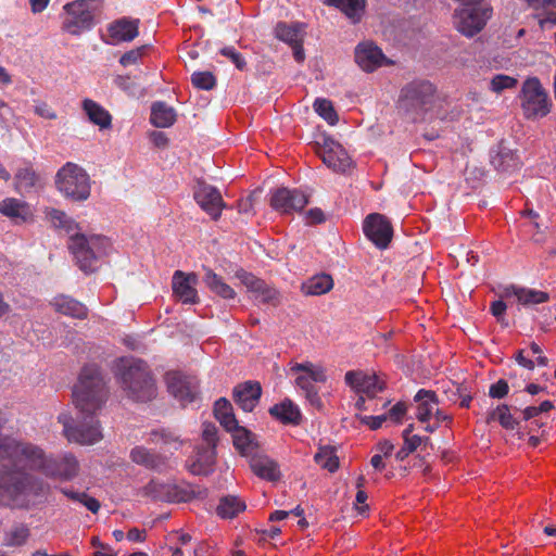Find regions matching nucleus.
<instances>
[{
    "mask_svg": "<svg viewBox=\"0 0 556 556\" xmlns=\"http://www.w3.org/2000/svg\"><path fill=\"white\" fill-rule=\"evenodd\" d=\"M434 92L435 88L430 81L414 80L403 87L399 108L409 119L416 122L431 108Z\"/></svg>",
    "mask_w": 556,
    "mask_h": 556,
    "instance_id": "6",
    "label": "nucleus"
},
{
    "mask_svg": "<svg viewBox=\"0 0 556 556\" xmlns=\"http://www.w3.org/2000/svg\"><path fill=\"white\" fill-rule=\"evenodd\" d=\"M130 459L147 469L163 472L168 468V458L146 446H135L130 451Z\"/></svg>",
    "mask_w": 556,
    "mask_h": 556,
    "instance_id": "21",
    "label": "nucleus"
},
{
    "mask_svg": "<svg viewBox=\"0 0 556 556\" xmlns=\"http://www.w3.org/2000/svg\"><path fill=\"white\" fill-rule=\"evenodd\" d=\"M403 445L410 453H414L418 447H421V437L418 434L403 438Z\"/></svg>",
    "mask_w": 556,
    "mask_h": 556,
    "instance_id": "62",
    "label": "nucleus"
},
{
    "mask_svg": "<svg viewBox=\"0 0 556 556\" xmlns=\"http://www.w3.org/2000/svg\"><path fill=\"white\" fill-rule=\"evenodd\" d=\"M193 198L214 220L220 217L222 210L226 206L218 189L203 181L198 182Z\"/></svg>",
    "mask_w": 556,
    "mask_h": 556,
    "instance_id": "14",
    "label": "nucleus"
},
{
    "mask_svg": "<svg viewBox=\"0 0 556 556\" xmlns=\"http://www.w3.org/2000/svg\"><path fill=\"white\" fill-rule=\"evenodd\" d=\"M48 458L38 445L9 435L0 437V462L25 463L30 469L43 472Z\"/></svg>",
    "mask_w": 556,
    "mask_h": 556,
    "instance_id": "5",
    "label": "nucleus"
},
{
    "mask_svg": "<svg viewBox=\"0 0 556 556\" xmlns=\"http://www.w3.org/2000/svg\"><path fill=\"white\" fill-rule=\"evenodd\" d=\"M191 83L194 87L203 90H211L216 85V78L211 72H194L191 75Z\"/></svg>",
    "mask_w": 556,
    "mask_h": 556,
    "instance_id": "51",
    "label": "nucleus"
},
{
    "mask_svg": "<svg viewBox=\"0 0 556 556\" xmlns=\"http://www.w3.org/2000/svg\"><path fill=\"white\" fill-rule=\"evenodd\" d=\"M245 503L233 495H228L220 498L219 504L217 506V515L222 518H235L239 513L245 509Z\"/></svg>",
    "mask_w": 556,
    "mask_h": 556,
    "instance_id": "41",
    "label": "nucleus"
},
{
    "mask_svg": "<svg viewBox=\"0 0 556 556\" xmlns=\"http://www.w3.org/2000/svg\"><path fill=\"white\" fill-rule=\"evenodd\" d=\"M114 368L122 388L129 397L138 402H148L155 397V381L144 361L134 357H121L115 362Z\"/></svg>",
    "mask_w": 556,
    "mask_h": 556,
    "instance_id": "4",
    "label": "nucleus"
},
{
    "mask_svg": "<svg viewBox=\"0 0 556 556\" xmlns=\"http://www.w3.org/2000/svg\"><path fill=\"white\" fill-rule=\"evenodd\" d=\"M315 462L330 472H334L339 468V457L332 446L320 447L315 455Z\"/></svg>",
    "mask_w": 556,
    "mask_h": 556,
    "instance_id": "43",
    "label": "nucleus"
},
{
    "mask_svg": "<svg viewBox=\"0 0 556 556\" xmlns=\"http://www.w3.org/2000/svg\"><path fill=\"white\" fill-rule=\"evenodd\" d=\"M43 491L42 479L16 467L0 468V506L28 508L30 497Z\"/></svg>",
    "mask_w": 556,
    "mask_h": 556,
    "instance_id": "3",
    "label": "nucleus"
},
{
    "mask_svg": "<svg viewBox=\"0 0 556 556\" xmlns=\"http://www.w3.org/2000/svg\"><path fill=\"white\" fill-rule=\"evenodd\" d=\"M108 394L106 382L100 368L96 365H86L73 389V401L78 409L79 420L75 424L72 416L66 413L58 416L68 442L92 445L102 440L103 434L96 414L102 408Z\"/></svg>",
    "mask_w": 556,
    "mask_h": 556,
    "instance_id": "1",
    "label": "nucleus"
},
{
    "mask_svg": "<svg viewBox=\"0 0 556 556\" xmlns=\"http://www.w3.org/2000/svg\"><path fill=\"white\" fill-rule=\"evenodd\" d=\"M220 54L226 56L231 63H233L238 70H245L247 62L244 58L233 47H224L220 50Z\"/></svg>",
    "mask_w": 556,
    "mask_h": 556,
    "instance_id": "56",
    "label": "nucleus"
},
{
    "mask_svg": "<svg viewBox=\"0 0 556 556\" xmlns=\"http://www.w3.org/2000/svg\"><path fill=\"white\" fill-rule=\"evenodd\" d=\"M513 410L517 412V407L507 404H500L494 409L489 412L486 422L498 421V424L506 430H516L519 427V420L513 415Z\"/></svg>",
    "mask_w": 556,
    "mask_h": 556,
    "instance_id": "29",
    "label": "nucleus"
},
{
    "mask_svg": "<svg viewBox=\"0 0 556 556\" xmlns=\"http://www.w3.org/2000/svg\"><path fill=\"white\" fill-rule=\"evenodd\" d=\"M202 438L203 441L206 443V447L216 448V444L218 441L216 426L211 422L203 424Z\"/></svg>",
    "mask_w": 556,
    "mask_h": 556,
    "instance_id": "57",
    "label": "nucleus"
},
{
    "mask_svg": "<svg viewBox=\"0 0 556 556\" xmlns=\"http://www.w3.org/2000/svg\"><path fill=\"white\" fill-rule=\"evenodd\" d=\"M50 304L55 312L73 318L85 319L88 315L86 305L68 295H56Z\"/></svg>",
    "mask_w": 556,
    "mask_h": 556,
    "instance_id": "26",
    "label": "nucleus"
},
{
    "mask_svg": "<svg viewBox=\"0 0 556 556\" xmlns=\"http://www.w3.org/2000/svg\"><path fill=\"white\" fill-rule=\"evenodd\" d=\"M355 61L364 71L374 72L387 63V58L374 43L363 42L355 49Z\"/></svg>",
    "mask_w": 556,
    "mask_h": 556,
    "instance_id": "20",
    "label": "nucleus"
},
{
    "mask_svg": "<svg viewBox=\"0 0 556 556\" xmlns=\"http://www.w3.org/2000/svg\"><path fill=\"white\" fill-rule=\"evenodd\" d=\"M324 164L338 173H344L351 166V159L343 147L332 140L326 141L317 151Z\"/></svg>",
    "mask_w": 556,
    "mask_h": 556,
    "instance_id": "17",
    "label": "nucleus"
},
{
    "mask_svg": "<svg viewBox=\"0 0 556 556\" xmlns=\"http://www.w3.org/2000/svg\"><path fill=\"white\" fill-rule=\"evenodd\" d=\"M167 491H168V483L152 479L149 483H147L142 488L141 494L146 497L153 500V501L166 502L167 501Z\"/></svg>",
    "mask_w": 556,
    "mask_h": 556,
    "instance_id": "47",
    "label": "nucleus"
},
{
    "mask_svg": "<svg viewBox=\"0 0 556 556\" xmlns=\"http://www.w3.org/2000/svg\"><path fill=\"white\" fill-rule=\"evenodd\" d=\"M506 309L507 305L503 300L493 301L490 306V312L497 321H502L504 319Z\"/></svg>",
    "mask_w": 556,
    "mask_h": 556,
    "instance_id": "59",
    "label": "nucleus"
},
{
    "mask_svg": "<svg viewBox=\"0 0 556 556\" xmlns=\"http://www.w3.org/2000/svg\"><path fill=\"white\" fill-rule=\"evenodd\" d=\"M168 392L182 405L192 403L199 393L195 378L185 376L177 371H169L165 376Z\"/></svg>",
    "mask_w": 556,
    "mask_h": 556,
    "instance_id": "13",
    "label": "nucleus"
},
{
    "mask_svg": "<svg viewBox=\"0 0 556 556\" xmlns=\"http://www.w3.org/2000/svg\"><path fill=\"white\" fill-rule=\"evenodd\" d=\"M83 110L87 114L89 121L99 126L100 129H108L112 126V115L102 105L93 100L85 99L83 101Z\"/></svg>",
    "mask_w": 556,
    "mask_h": 556,
    "instance_id": "30",
    "label": "nucleus"
},
{
    "mask_svg": "<svg viewBox=\"0 0 556 556\" xmlns=\"http://www.w3.org/2000/svg\"><path fill=\"white\" fill-rule=\"evenodd\" d=\"M60 491L67 498L80 503L93 514H97L101 507L100 502L97 498L89 496L86 492H76L66 488H62Z\"/></svg>",
    "mask_w": 556,
    "mask_h": 556,
    "instance_id": "44",
    "label": "nucleus"
},
{
    "mask_svg": "<svg viewBox=\"0 0 556 556\" xmlns=\"http://www.w3.org/2000/svg\"><path fill=\"white\" fill-rule=\"evenodd\" d=\"M491 8L483 4H468L455 11L454 24L458 31L467 37H472L485 26L491 17Z\"/></svg>",
    "mask_w": 556,
    "mask_h": 556,
    "instance_id": "9",
    "label": "nucleus"
},
{
    "mask_svg": "<svg viewBox=\"0 0 556 556\" xmlns=\"http://www.w3.org/2000/svg\"><path fill=\"white\" fill-rule=\"evenodd\" d=\"M406 413V405L402 402L396 403L388 413V418L400 422Z\"/></svg>",
    "mask_w": 556,
    "mask_h": 556,
    "instance_id": "61",
    "label": "nucleus"
},
{
    "mask_svg": "<svg viewBox=\"0 0 556 556\" xmlns=\"http://www.w3.org/2000/svg\"><path fill=\"white\" fill-rule=\"evenodd\" d=\"M502 298L515 296L517 302L523 306L536 305L545 303L549 300V294L545 291L509 285L504 288Z\"/></svg>",
    "mask_w": 556,
    "mask_h": 556,
    "instance_id": "22",
    "label": "nucleus"
},
{
    "mask_svg": "<svg viewBox=\"0 0 556 556\" xmlns=\"http://www.w3.org/2000/svg\"><path fill=\"white\" fill-rule=\"evenodd\" d=\"M149 441L153 444L162 445L170 452L178 451L182 445L180 435L176 431L166 428L152 430Z\"/></svg>",
    "mask_w": 556,
    "mask_h": 556,
    "instance_id": "34",
    "label": "nucleus"
},
{
    "mask_svg": "<svg viewBox=\"0 0 556 556\" xmlns=\"http://www.w3.org/2000/svg\"><path fill=\"white\" fill-rule=\"evenodd\" d=\"M535 10H543L546 20L556 24V0H526Z\"/></svg>",
    "mask_w": 556,
    "mask_h": 556,
    "instance_id": "52",
    "label": "nucleus"
},
{
    "mask_svg": "<svg viewBox=\"0 0 556 556\" xmlns=\"http://www.w3.org/2000/svg\"><path fill=\"white\" fill-rule=\"evenodd\" d=\"M47 216L55 228L64 229L68 235L67 247L75 265L85 275L96 274L113 252L111 240L101 235L81 232L79 225L62 211L50 210Z\"/></svg>",
    "mask_w": 556,
    "mask_h": 556,
    "instance_id": "2",
    "label": "nucleus"
},
{
    "mask_svg": "<svg viewBox=\"0 0 556 556\" xmlns=\"http://www.w3.org/2000/svg\"><path fill=\"white\" fill-rule=\"evenodd\" d=\"M147 51L148 46H142L130 51H127L121 56L119 63L123 66L135 65L141 61L142 56L146 54Z\"/></svg>",
    "mask_w": 556,
    "mask_h": 556,
    "instance_id": "55",
    "label": "nucleus"
},
{
    "mask_svg": "<svg viewBox=\"0 0 556 556\" xmlns=\"http://www.w3.org/2000/svg\"><path fill=\"white\" fill-rule=\"evenodd\" d=\"M276 37L287 42L288 45H294L302 42L304 36L303 26L298 23L288 24L280 22L275 28Z\"/></svg>",
    "mask_w": 556,
    "mask_h": 556,
    "instance_id": "37",
    "label": "nucleus"
},
{
    "mask_svg": "<svg viewBox=\"0 0 556 556\" xmlns=\"http://www.w3.org/2000/svg\"><path fill=\"white\" fill-rule=\"evenodd\" d=\"M93 0H76L67 3L64 9L66 17L63 21V29L72 35H79L90 29L93 25L96 7Z\"/></svg>",
    "mask_w": 556,
    "mask_h": 556,
    "instance_id": "10",
    "label": "nucleus"
},
{
    "mask_svg": "<svg viewBox=\"0 0 556 556\" xmlns=\"http://www.w3.org/2000/svg\"><path fill=\"white\" fill-rule=\"evenodd\" d=\"M308 204V195L299 189L280 187L271 192L270 206L280 214H293Z\"/></svg>",
    "mask_w": 556,
    "mask_h": 556,
    "instance_id": "11",
    "label": "nucleus"
},
{
    "mask_svg": "<svg viewBox=\"0 0 556 556\" xmlns=\"http://www.w3.org/2000/svg\"><path fill=\"white\" fill-rule=\"evenodd\" d=\"M29 529L25 525H16L4 534V545L10 547L22 546L27 542Z\"/></svg>",
    "mask_w": 556,
    "mask_h": 556,
    "instance_id": "45",
    "label": "nucleus"
},
{
    "mask_svg": "<svg viewBox=\"0 0 556 556\" xmlns=\"http://www.w3.org/2000/svg\"><path fill=\"white\" fill-rule=\"evenodd\" d=\"M464 389H465L464 384L457 383V384H453L452 388L445 390L444 393L448 401L456 402L457 400H459V396H460L462 392L464 391Z\"/></svg>",
    "mask_w": 556,
    "mask_h": 556,
    "instance_id": "64",
    "label": "nucleus"
},
{
    "mask_svg": "<svg viewBox=\"0 0 556 556\" xmlns=\"http://www.w3.org/2000/svg\"><path fill=\"white\" fill-rule=\"evenodd\" d=\"M333 280H302L300 289L304 295H321L331 291Z\"/></svg>",
    "mask_w": 556,
    "mask_h": 556,
    "instance_id": "46",
    "label": "nucleus"
},
{
    "mask_svg": "<svg viewBox=\"0 0 556 556\" xmlns=\"http://www.w3.org/2000/svg\"><path fill=\"white\" fill-rule=\"evenodd\" d=\"M216 451L213 447H198L195 460L190 465V471L198 476H207L215 464Z\"/></svg>",
    "mask_w": 556,
    "mask_h": 556,
    "instance_id": "31",
    "label": "nucleus"
},
{
    "mask_svg": "<svg viewBox=\"0 0 556 556\" xmlns=\"http://www.w3.org/2000/svg\"><path fill=\"white\" fill-rule=\"evenodd\" d=\"M197 280H173V293L182 303L194 304L198 293L194 287Z\"/></svg>",
    "mask_w": 556,
    "mask_h": 556,
    "instance_id": "40",
    "label": "nucleus"
},
{
    "mask_svg": "<svg viewBox=\"0 0 556 556\" xmlns=\"http://www.w3.org/2000/svg\"><path fill=\"white\" fill-rule=\"evenodd\" d=\"M313 108L315 112L330 125H336L338 123L339 117L330 100L317 98Z\"/></svg>",
    "mask_w": 556,
    "mask_h": 556,
    "instance_id": "49",
    "label": "nucleus"
},
{
    "mask_svg": "<svg viewBox=\"0 0 556 556\" xmlns=\"http://www.w3.org/2000/svg\"><path fill=\"white\" fill-rule=\"evenodd\" d=\"M269 414L278 421L285 425H300L302 414L296 404L290 399H285L282 402L275 404L269 408Z\"/></svg>",
    "mask_w": 556,
    "mask_h": 556,
    "instance_id": "25",
    "label": "nucleus"
},
{
    "mask_svg": "<svg viewBox=\"0 0 556 556\" xmlns=\"http://www.w3.org/2000/svg\"><path fill=\"white\" fill-rule=\"evenodd\" d=\"M214 416L226 431L237 428L238 420L233 414L231 403L225 399H218L214 404Z\"/></svg>",
    "mask_w": 556,
    "mask_h": 556,
    "instance_id": "35",
    "label": "nucleus"
},
{
    "mask_svg": "<svg viewBox=\"0 0 556 556\" xmlns=\"http://www.w3.org/2000/svg\"><path fill=\"white\" fill-rule=\"evenodd\" d=\"M150 121L155 127L166 128L175 123L176 112L164 102H155L151 106Z\"/></svg>",
    "mask_w": 556,
    "mask_h": 556,
    "instance_id": "36",
    "label": "nucleus"
},
{
    "mask_svg": "<svg viewBox=\"0 0 556 556\" xmlns=\"http://www.w3.org/2000/svg\"><path fill=\"white\" fill-rule=\"evenodd\" d=\"M197 496L192 484L187 482L168 483L167 501L168 503L189 502Z\"/></svg>",
    "mask_w": 556,
    "mask_h": 556,
    "instance_id": "39",
    "label": "nucleus"
},
{
    "mask_svg": "<svg viewBox=\"0 0 556 556\" xmlns=\"http://www.w3.org/2000/svg\"><path fill=\"white\" fill-rule=\"evenodd\" d=\"M35 113L47 119L56 118V114L49 108L47 103H38L35 105Z\"/></svg>",
    "mask_w": 556,
    "mask_h": 556,
    "instance_id": "63",
    "label": "nucleus"
},
{
    "mask_svg": "<svg viewBox=\"0 0 556 556\" xmlns=\"http://www.w3.org/2000/svg\"><path fill=\"white\" fill-rule=\"evenodd\" d=\"M345 382L356 393L375 397L384 390V382L377 375H367L363 371L351 370L345 374Z\"/></svg>",
    "mask_w": 556,
    "mask_h": 556,
    "instance_id": "16",
    "label": "nucleus"
},
{
    "mask_svg": "<svg viewBox=\"0 0 556 556\" xmlns=\"http://www.w3.org/2000/svg\"><path fill=\"white\" fill-rule=\"evenodd\" d=\"M323 2L339 9L353 23L361 20L366 7V0H323Z\"/></svg>",
    "mask_w": 556,
    "mask_h": 556,
    "instance_id": "33",
    "label": "nucleus"
},
{
    "mask_svg": "<svg viewBox=\"0 0 556 556\" xmlns=\"http://www.w3.org/2000/svg\"><path fill=\"white\" fill-rule=\"evenodd\" d=\"M292 371L303 372L312 382H325L327 376L325 369L321 366H316L311 362L295 364L291 368Z\"/></svg>",
    "mask_w": 556,
    "mask_h": 556,
    "instance_id": "48",
    "label": "nucleus"
},
{
    "mask_svg": "<svg viewBox=\"0 0 556 556\" xmlns=\"http://www.w3.org/2000/svg\"><path fill=\"white\" fill-rule=\"evenodd\" d=\"M366 237L379 249L388 248L393 236L390 220L382 214H369L363 224Z\"/></svg>",
    "mask_w": 556,
    "mask_h": 556,
    "instance_id": "12",
    "label": "nucleus"
},
{
    "mask_svg": "<svg viewBox=\"0 0 556 556\" xmlns=\"http://www.w3.org/2000/svg\"><path fill=\"white\" fill-rule=\"evenodd\" d=\"M0 213L15 223H25L31 217L29 205L14 198H7L0 202Z\"/></svg>",
    "mask_w": 556,
    "mask_h": 556,
    "instance_id": "27",
    "label": "nucleus"
},
{
    "mask_svg": "<svg viewBox=\"0 0 556 556\" xmlns=\"http://www.w3.org/2000/svg\"><path fill=\"white\" fill-rule=\"evenodd\" d=\"M59 191L74 201H85L90 195V179L84 168L74 163H66L55 177Z\"/></svg>",
    "mask_w": 556,
    "mask_h": 556,
    "instance_id": "7",
    "label": "nucleus"
},
{
    "mask_svg": "<svg viewBox=\"0 0 556 556\" xmlns=\"http://www.w3.org/2000/svg\"><path fill=\"white\" fill-rule=\"evenodd\" d=\"M296 386L304 391L305 397L313 406L320 407L321 400L318 395V390L315 388L314 382L309 380L305 375H299L295 379Z\"/></svg>",
    "mask_w": 556,
    "mask_h": 556,
    "instance_id": "50",
    "label": "nucleus"
},
{
    "mask_svg": "<svg viewBox=\"0 0 556 556\" xmlns=\"http://www.w3.org/2000/svg\"><path fill=\"white\" fill-rule=\"evenodd\" d=\"M243 282L256 301L267 303L277 298V291L266 280H243Z\"/></svg>",
    "mask_w": 556,
    "mask_h": 556,
    "instance_id": "38",
    "label": "nucleus"
},
{
    "mask_svg": "<svg viewBox=\"0 0 556 556\" xmlns=\"http://www.w3.org/2000/svg\"><path fill=\"white\" fill-rule=\"evenodd\" d=\"M509 392L508 382L505 379H500L492 383L489 388V396L492 399H503Z\"/></svg>",
    "mask_w": 556,
    "mask_h": 556,
    "instance_id": "58",
    "label": "nucleus"
},
{
    "mask_svg": "<svg viewBox=\"0 0 556 556\" xmlns=\"http://www.w3.org/2000/svg\"><path fill=\"white\" fill-rule=\"evenodd\" d=\"M78 472L79 463L77 458L71 453H65L60 458L49 457L42 473L50 478L68 481L77 477Z\"/></svg>",
    "mask_w": 556,
    "mask_h": 556,
    "instance_id": "15",
    "label": "nucleus"
},
{
    "mask_svg": "<svg viewBox=\"0 0 556 556\" xmlns=\"http://www.w3.org/2000/svg\"><path fill=\"white\" fill-rule=\"evenodd\" d=\"M38 180L39 177L31 167L25 166L18 168L15 174L16 190L20 193L29 192L37 186Z\"/></svg>",
    "mask_w": 556,
    "mask_h": 556,
    "instance_id": "42",
    "label": "nucleus"
},
{
    "mask_svg": "<svg viewBox=\"0 0 556 556\" xmlns=\"http://www.w3.org/2000/svg\"><path fill=\"white\" fill-rule=\"evenodd\" d=\"M521 108L527 118H539L549 113L551 100L538 78H529L521 90Z\"/></svg>",
    "mask_w": 556,
    "mask_h": 556,
    "instance_id": "8",
    "label": "nucleus"
},
{
    "mask_svg": "<svg viewBox=\"0 0 556 556\" xmlns=\"http://www.w3.org/2000/svg\"><path fill=\"white\" fill-rule=\"evenodd\" d=\"M517 83L518 81L516 78L508 76V75L500 74V75H495L492 78V80L490 83V88L492 91L500 93L505 89H511V88L516 87Z\"/></svg>",
    "mask_w": 556,
    "mask_h": 556,
    "instance_id": "53",
    "label": "nucleus"
},
{
    "mask_svg": "<svg viewBox=\"0 0 556 556\" xmlns=\"http://www.w3.org/2000/svg\"><path fill=\"white\" fill-rule=\"evenodd\" d=\"M387 419V415L362 417V421L366 424L371 430L379 429Z\"/></svg>",
    "mask_w": 556,
    "mask_h": 556,
    "instance_id": "60",
    "label": "nucleus"
},
{
    "mask_svg": "<svg viewBox=\"0 0 556 556\" xmlns=\"http://www.w3.org/2000/svg\"><path fill=\"white\" fill-rule=\"evenodd\" d=\"M232 395L242 410L252 412L261 399L262 387L260 382L249 380L235 387Z\"/></svg>",
    "mask_w": 556,
    "mask_h": 556,
    "instance_id": "19",
    "label": "nucleus"
},
{
    "mask_svg": "<svg viewBox=\"0 0 556 556\" xmlns=\"http://www.w3.org/2000/svg\"><path fill=\"white\" fill-rule=\"evenodd\" d=\"M491 164L498 172H511L519 167L518 155L507 147L498 144L490 152Z\"/></svg>",
    "mask_w": 556,
    "mask_h": 556,
    "instance_id": "24",
    "label": "nucleus"
},
{
    "mask_svg": "<svg viewBox=\"0 0 556 556\" xmlns=\"http://www.w3.org/2000/svg\"><path fill=\"white\" fill-rule=\"evenodd\" d=\"M232 434L233 445L242 455L251 456L257 452L258 445L254 441V434L247 428L239 426L230 431Z\"/></svg>",
    "mask_w": 556,
    "mask_h": 556,
    "instance_id": "32",
    "label": "nucleus"
},
{
    "mask_svg": "<svg viewBox=\"0 0 556 556\" xmlns=\"http://www.w3.org/2000/svg\"><path fill=\"white\" fill-rule=\"evenodd\" d=\"M208 289L224 299H233L235 290L225 280H205Z\"/></svg>",
    "mask_w": 556,
    "mask_h": 556,
    "instance_id": "54",
    "label": "nucleus"
},
{
    "mask_svg": "<svg viewBox=\"0 0 556 556\" xmlns=\"http://www.w3.org/2000/svg\"><path fill=\"white\" fill-rule=\"evenodd\" d=\"M139 34L138 21L123 17L112 22L108 26V34L103 37V41L108 45H118L121 42H129Z\"/></svg>",
    "mask_w": 556,
    "mask_h": 556,
    "instance_id": "18",
    "label": "nucleus"
},
{
    "mask_svg": "<svg viewBox=\"0 0 556 556\" xmlns=\"http://www.w3.org/2000/svg\"><path fill=\"white\" fill-rule=\"evenodd\" d=\"M250 467L252 471L260 478L268 481H277L280 479V470L278 464L266 455H258L255 452L251 455Z\"/></svg>",
    "mask_w": 556,
    "mask_h": 556,
    "instance_id": "23",
    "label": "nucleus"
},
{
    "mask_svg": "<svg viewBox=\"0 0 556 556\" xmlns=\"http://www.w3.org/2000/svg\"><path fill=\"white\" fill-rule=\"evenodd\" d=\"M414 400L418 402L416 418L421 422H427L434 414L439 404L438 395L434 391L420 389Z\"/></svg>",
    "mask_w": 556,
    "mask_h": 556,
    "instance_id": "28",
    "label": "nucleus"
}]
</instances>
